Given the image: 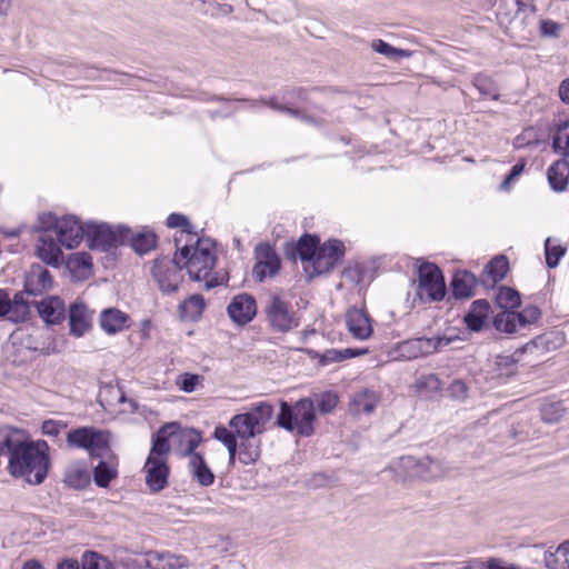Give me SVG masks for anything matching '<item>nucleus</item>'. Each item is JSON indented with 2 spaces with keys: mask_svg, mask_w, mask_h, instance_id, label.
Wrapping results in <instances>:
<instances>
[{
  "mask_svg": "<svg viewBox=\"0 0 569 569\" xmlns=\"http://www.w3.org/2000/svg\"><path fill=\"white\" fill-rule=\"evenodd\" d=\"M379 402V396L369 389H363L355 393L351 402L350 410L356 413H371Z\"/></svg>",
  "mask_w": 569,
  "mask_h": 569,
  "instance_id": "nucleus-30",
  "label": "nucleus"
},
{
  "mask_svg": "<svg viewBox=\"0 0 569 569\" xmlns=\"http://www.w3.org/2000/svg\"><path fill=\"white\" fill-rule=\"evenodd\" d=\"M559 97L562 102L569 104V78L561 81L559 86Z\"/></svg>",
  "mask_w": 569,
  "mask_h": 569,
  "instance_id": "nucleus-63",
  "label": "nucleus"
},
{
  "mask_svg": "<svg viewBox=\"0 0 569 569\" xmlns=\"http://www.w3.org/2000/svg\"><path fill=\"white\" fill-rule=\"evenodd\" d=\"M493 323L497 330L512 333L519 328L526 327L529 320L520 312L503 310L495 317Z\"/></svg>",
  "mask_w": 569,
  "mask_h": 569,
  "instance_id": "nucleus-24",
  "label": "nucleus"
},
{
  "mask_svg": "<svg viewBox=\"0 0 569 569\" xmlns=\"http://www.w3.org/2000/svg\"><path fill=\"white\" fill-rule=\"evenodd\" d=\"M167 226L169 228H178V227H181L183 228L181 231H180V238H176V244L178 246L179 242L181 241V238L183 236H189L191 233V231L189 230L190 228V222L188 220V218L183 214H179V213H171L168 218H167Z\"/></svg>",
  "mask_w": 569,
  "mask_h": 569,
  "instance_id": "nucleus-51",
  "label": "nucleus"
},
{
  "mask_svg": "<svg viewBox=\"0 0 569 569\" xmlns=\"http://www.w3.org/2000/svg\"><path fill=\"white\" fill-rule=\"evenodd\" d=\"M509 269V262L506 257L493 258L486 267V272L492 282H498L505 278Z\"/></svg>",
  "mask_w": 569,
  "mask_h": 569,
  "instance_id": "nucleus-45",
  "label": "nucleus"
},
{
  "mask_svg": "<svg viewBox=\"0 0 569 569\" xmlns=\"http://www.w3.org/2000/svg\"><path fill=\"white\" fill-rule=\"evenodd\" d=\"M186 246L189 248V253L188 257L182 260L181 268L184 267L187 269L192 280H203L207 289L218 286V279L211 277V271L217 261L213 241L211 239L199 238L194 247Z\"/></svg>",
  "mask_w": 569,
  "mask_h": 569,
  "instance_id": "nucleus-3",
  "label": "nucleus"
},
{
  "mask_svg": "<svg viewBox=\"0 0 569 569\" xmlns=\"http://www.w3.org/2000/svg\"><path fill=\"white\" fill-rule=\"evenodd\" d=\"M543 561L548 569H567L569 567V541L561 542L555 551H546Z\"/></svg>",
  "mask_w": 569,
  "mask_h": 569,
  "instance_id": "nucleus-34",
  "label": "nucleus"
},
{
  "mask_svg": "<svg viewBox=\"0 0 569 569\" xmlns=\"http://www.w3.org/2000/svg\"><path fill=\"white\" fill-rule=\"evenodd\" d=\"M146 483L152 492H159L168 483L169 468L164 460L148 458L144 467Z\"/></svg>",
  "mask_w": 569,
  "mask_h": 569,
  "instance_id": "nucleus-16",
  "label": "nucleus"
},
{
  "mask_svg": "<svg viewBox=\"0 0 569 569\" xmlns=\"http://www.w3.org/2000/svg\"><path fill=\"white\" fill-rule=\"evenodd\" d=\"M415 386L421 395L431 396L441 389L442 382L437 375L429 373L418 378Z\"/></svg>",
  "mask_w": 569,
  "mask_h": 569,
  "instance_id": "nucleus-42",
  "label": "nucleus"
},
{
  "mask_svg": "<svg viewBox=\"0 0 569 569\" xmlns=\"http://www.w3.org/2000/svg\"><path fill=\"white\" fill-rule=\"evenodd\" d=\"M30 312V302L24 299V292L16 293L10 301L9 319L13 322L24 321Z\"/></svg>",
  "mask_w": 569,
  "mask_h": 569,
  "instance_id": "nucleus-39",
  "label": "nucleus"
},
{
  "mask_svg": "<svg viewBox=\"0 0 569 569\" xmlns=\"http://www.w3.org/2000/svg\"><path fill=\"white\" fill-rule=\"evenodd\" d=\"M10 296L6 290L0 289V317L8 315L10 311Z\"/></svg>",
  "mask_w": 569,
  "mask_h": 569,
  "instance_id": "nucleus-61",
  "label": "nucleus"
},
{
  "mask_svg": "<svg viewBox=\"0 0 569 569\" xmlns=\"http://www.w3.org/2000/svg\"><path fill=\"white\" fill-rule=\"evenodd\" d=\"M257 262L253 267V274L262 281L266 277H272L280 270V259L273 248L261 243L256 248Z\"/></svg>",
  "mask_w": 569,
  "mask_h": 569,
  "instance_id": "nucleus-11",
  "label": "nucleus"
},
{
  "mask_svg": "<svg viewBox=\"0 0 569 569\" xmlns=\"http://www.w3.org/2000/svg\"><path fill=\"white\" fill-rule=\"evenodd\" d=\"M525 166H526V163H525V162H518V163H516V164L511 168L510 173H509V174L507 176V178L505 179V181H503V183H502V187H506L508 183H510V181H512L515 178H517L518 176H520V174L523 172Z\"/></svg>",
  "mask_w": 569,
  "mask_h": 569,
  "instance_id": "nucleus-62",
  "label": "nucleus"
},
{
  "mask_svg": "<svg viewBox=\"0 0 569 569\" xmlns=\"http://www.w3.org/2000/svg\"><path fill=\"white\" fill-rule=\"evenodd\" d=\"M83 569H113L112 563L96 552H86L82 558Z\"/></svg>",
  "mask_w": 569,
  "mask_h": 569,
  "instance_id": "nucleus-48",
  "label": "nucleus"
},
{
  "mask_svg": "<svg viewBox=\"0 0 569 569\" xmlns=\"http://www.w3.org/2000/svg\"><path fill=\"white\" fill-rule=\"evenodd\" d=\"M146 565L150 569H181L187 566V560L169 552L149 551Z\"/></svg>",
  "mask_w": 569,
  "mask_h": 569,
  "instance_id": "nucleus-23",
  "label": "nucleus"
},
{
  "mask_svg": "<svg viewBox=\"0 0 569 569\" xmlns=\"http://www.w3.org/2000/svg\"><path fill=\"white\" fill-rule=\"evenodd\" d=\"M177 429H179V425L174 422L161 427L152 439V448L148 458H153V460H164L163 456L170 450L169 440H174L173 436H176Z\"/></svg>",
  "mask_w": 569,
  "mask_h": 569,
  "instance_id": "nucleus-20",
  "label": "nucleus"
},
{
  "mask_svg": "<svg viewBox=\"0 0 569 569\" xmlns=\"http://www.w3.org/2000/svg\"><path fill=\"white\" fill-rule=\"evenodd\" d=\"M201 380L202 377L199 375L184 372L177 377L176 385L181 391L191 393L196 390Z\"/></svg>",
  "mask_w": 569,
  "mask_h": 569,
  "instance_id": "nucleus-50",
  "label": "nucleus"
},
{
  "mask_svg": "<svg viewBox=\"0 0 569 569\" xmlns=\"http://www.w3.org/2000/svg\"><path fill=\"white\" fill-rule=\"evenodd\" d=\"M86 238L91 249L107 251L110 247L123 242L128 234H124V228L118 232L113 231L107 223H86Z\"/></svg>",
  "mask_w": 569,
  "mask_h": 569,
  "instance_id": "nucleus-9",
  "label": "nucleus"
},
{
  "mask_svg": "<svg viewBox=\"0 0 569 569\" xmlns=\"http://www.w3.org/2000/svg\"><path fill=\"white\" fill-rule=\"evenodd\" d=\"M117 469L104 461H100L93 470V479L98 487L106 488L117 477Z\"/></svg>",
  "mask_w": 569,
  "mask_h": 569,
  "instance_id": "nucleus-44",
  "label": "nucleus"
},
{
  "mask_svg": "<svg viewBox=\"0 0 569 569\" xmlns=\"http://www.w3.org/2000/svg\"><path fill=\"white\" fill-rule=\"evenodd\" d=\"M50 469L49 446L43 440L30 441L8 461V471L30 485L44 481Z\"/></svg>",
  "mask_w": 569,
  "mask_h": 569,
  "instance_id": "nucleus-2",
  "label": "nucleus"
},
{
  "mask_svg": "<svg viewBox=\"0 0 569 569\" xmlns=\"http://www.w3.org/2000/svg\"><path fill=\"white\" fill-rule=\"evenodd\" d=\"M490 305L486 300H476L471 303L470 310L465 316L467 327L472 331L482 329L483 323L489 315Z\"/></svg>",
  "mask_w": 569,
  "mask_h": 569,
  "instance_id": "nucleus-25",
  "label": "nucleus"
},
{
  "mask_svg": "<svg viewBox=\"0 0 569 569\" xmlns=\"http://www.w3.org/2000/svg\"><path fill=\"white\" fill-rule=\"evenodd\" d=\"M319 239L315 236L306 234L300 238L297 243V252L302 261L310 262L313 266V260L319 250Z\"/></svg>",
  "mask_w": 569,
  "mask_h": 569,
  "instance_id": "nucleus-37",
  "label": "nucleus"
},
{
  "mask_svg": "<svg viewBox=\"0 0 569 569\" xmlns=\"http://www.w3.org/2000/svg\"><path fill=\"white\" fill-rule=\"evenodd\" d=\"M540 31L545 36H558L559 24L551 20H542L540 23Z\"/></svg>",
  "mask_w": 569,
  "mask_h": 569,
  "instance_id": "nucleus-57",
  "label": "nucleus"
},
{
  "mask_svg": "<svg viewBox=\"0 0 569 569\" xmlns=\"http://www.w3.org/2000/svg\"><path fill=\"white\" fill-rule=\"evenodd\" d=\"M37 256L47 264L59 267L62 260V252L53 237L43 233L39 237Z\"/></svg>",
  "mask_w": 569,
  "mask_h": 569,
  "instance_id": "nucleus-21",
  "label": "nucleus"
},
{
  "mask_svg": "<svg viewBox=\"0 0 569 569\" xmlns=\"http://www.w3.org/2000/svg\"><path fill=\"white\" fill-rule=\"evenodd\" d=\"M189 470L199 485L203 487L211 486L214 481V475L208 467L204 458L200 453L191 455L188 463Z\"/></svg>",
  "mask_w": 569,
  "mask_h": 569,
  "instance_id": "nucleus-26",
  "label": "nucleus"
},
{
  "mask_svg": "<svg viewBox=\"0 0 569 569\" xmlns=\"http://www.w3.org/2000/svg\"><path fill=\"white\" fill-rule=\"evenodd\" d=\"M63 428L61 422L54 420H47L42 423L41 430L47 436H58Z\"/></svg>",
  "mask_w": 569,
  "mask_h": 569,
  "instance_id": "nucleus-56",
  "label": "nucleus"
},
{
  "mask_svg": "<svg viewBox=\"0 0 569 569\" xmlns=\"http://www.w3.org/2000/svg\"><path fill=\"white\" fill-rule=\"evenodd\" d=\"M266 316L273 330L288 332L299 326V318L290 303L278 295H271L266 303Z\"/></svg>",
  "mask_w": 569,
  "mask_h": 569,
  "instance_id": "nucleus-7",
  "label": "nucleus"
},
{
  "mask_svg": "<svg viewBox=\"0 0 569 569\" xmlns=\"http://www.w3.org/2000/svg\"><path fill=\"white\" fill-rule=\"evenodd\" d=\"M68 267L73 271L88 273L92 267V258L87 252H77L70 256Z\"/></svg>",
  "mask_w": 569,
  "mask_h": 569,
  "instance_id": "nucleus-47",
  "label": "nucleus"
},
{
  "mask_svg": "<svg viewBox=\"0 0 569 569\" xmlns=\"http://www.w3.org/2000/svg\"><path fill=\"white\" fill-rule=\"evenodd\" d=\"M450 391H451L453 397L459 398V399H463V398L467 397L468 388H467V385L463 381L456 380V381H453L451 383Z\"/></svg>",
  "mask_w": 569,
  "mask_h": 569,
  "instance_id": "nucleus-58",
  "label": "nucleus"
},
{
  "mask_svg": "<svg viewBox=\"0 0 569 569\" xmlns=\"http://www.w3.org/2000/svg\"><path fill=\"white\" fill-rule=\"evenodd\" d=\"M539 142L537 131L533 128L525 129L513 140V146L518 149L530 147Z\"/></svg>",
  "mask_w": 569,
  "mask_h": 569,
  "instance_id": "nucleus-54",
  "label": "nucleus"
},
{
  "mask_svg": "<svg viewBox=\"0 0 569 569\" xmlns=\"http://www.w3.org/2000/svg\"><path fill=\"white\" fill-rule=\"evenodd\" d=\"M552 149L560 156H569V119L560 120L555 124Z\"/></svg>",
  "mask_w": 569,
  "mask_h": 569,
  "instance_id": "nucleus-33",
  "label": "nucleus"
},
{
  "mask_svg": "<svg viewBox=\"0 0 569 569\" xmlns=\"http://www.w3.org/2000/svg\"><path fill=\"white\" fill-rule=\"evenodd\" d=\"M52 277L41 264H32L26 274L24 292L30 296L41 295L52 288Z\"/></svg>",
  "mask_w": 569,
  "mask_h": 569,
  "instance_id": "nucleus-14",
  "label": "nucleus"
},
{
  "mask_svg": "<svg viewBox=\"0 0 569 569\" xmlns=\"http://www.w3.org/2000/svg\"><path fill=\"white\" fill-rule=\"evenodd\" d=\"M204 307V299L199 295H193L179 306V313L183 320H196L200 317Z\"/></svg>",
  "mask_w": 569,
  "mask_h": 569,
  "instance_id": "nucleus-36",
  "label": "nucleus"
},
{
  "mask_svg": "<svg viewBox=\"0 0 569 569\" xmlns=\"http://www.w3.org/2000/svg\"><path fill=\"white\" fill-rule=\"evenodd\" d=\"M562 416L563 409L560 403H547L541 408V418L546 422H557Z\"/></svg>",
  "mask_w": 569,
  "mask_h": 569,
  "instance_id": "nucleus-53",
  "label": "nucleus"
},
{
  "mask_svg": "<svg viewBox=\"0 0 569 569\" xmlns=\"http://www.w3.org/2000/svg\"><path fill=\"white\" fill-rule=\"evenodd\" d=\"M345 246L339 240H329L319 247L317 257L313 260L315 274L328 272L343 256Z\"/></svg>",
  "mask_w": 569,
  "mask_h": 569,
  "instance_id": "nucleus-12",
  "label": "nucleus"
},
{
  "mask_svg": "<svg viewBox=\"0 0 569 569\" xmlns=\"http://www.w3.org/2000/svg\"><path fill=\"white\" fill-rule=\"evenodd\" d=\"M129 316L117 308H108L100 313V327L108 335H114L128 328Z\"/></svg>",
  "mask_w": 569,
  "mask_h": 569,
  "instance_id": "nucleus-22",
  "label": "nucleus"
},
{
  "mask_svg": "<svg viewBox=\"0 0 569 569\" xmlns=\"http://www.w3.org/2000/svg\"><path fill=\"white\" fill-rule=\"evenodd\" d=\"M472 83L480 92V94H482L483 97H489L493 100H498L499 90L495 81L490 77L482 73H478L477 76H475Z\"/></svg>",
  "mask_w": 569,
  "mask_h": 569,
  "instance_id": "nucleus-41",
  "label": "nucleus"
},
{
  "mask_svg": "<svg viewBox=\"0 0 569 569\" xmlns=\"http://www.w3.org/2000/svg\"><path fill=\"white\" fill-rule=\"evenodd\" d=\"M321 413H330L338 405L339 398L336 392L327 391L316 396L315 400Z\"/></svg>",
  "mask_w": 569,
  "mask_h": 569,
  "instance_id": "nucleus-49",
  "label": "nucleus"
},
{
  "mask_svg": "<svg viewBox=\"0 0 569 569\" xmlns=\"http://www.w3.org/2000/svg\"><path fill=\"white\" fill-rule=\"evenodd\" d=\"M67 442L70 447L82 448L94 455L97 450L108 447L107 433L90 427L72 429L67 435Z\"/></svg>",
  "mask_w": 569,
  "mask_h": 569,
  "instance_id": "nucleus-10",
  "label": "nucleus"
},
{
  "mask_svg": "<svg viewBox=\"0 0 569 569\" xmlns=\"http://www.w3.org/2000/svg\"><path fill=\"white\" fill-rule=\"evenodd\" d=\"M477 284L476 277L469 271H458L452 278V292L457 298H469Z\"/></svg>",
  "mask_w": 569,
  "mask_h": 569,
  "instance_id": "nucleus-31",
  "label": "nucleus"
},
{
  "mask_svg": "<svg viewBox=\"0 0 569 569\" xmlns=\"http://www.w3.org/2000/svg\"><path fill=\"white\" fill-rule=\"evenodd\" d=\"M24 431L4 426L0 428V457H8V461L27 443Z\"/></svg>",
  "mask_w": 569,
  "mask_h": 569,
  "instance_id": "nucleus-15",
  "label": "nucleus"
},
{
  "mask_svg": "<svg viewBox=\"0 0 569 569\" xmlns=\"http://www.w3.org/2000/svg\"><path fill=\"white\" fill-rule=\"evenodd\" d=\"M58 569H83V566L78 562V560L74 559H67L59 563Z\"/></svg>",
  "mask_w": 569,
  "mask_h": 569,
  "instance_id": "nucleus-64",
  "label": "nucleus"
},
{
  "mask_svg": "<svg viewBox=\"0 0 569 569\" xmlns=\"http://www.w3.org/2000/svg\"><path fill=\"white\" fill-rule=\"evenodd\" d=\"M227 311L233 322L246 325L256 316V300L247 293L238 295L231 300Z\"/></svg>",
  "mask_w": 569,
  "mask_h": 569,
  "instance_id": "nucleus-13",
  "label": "nucleus"
},
{
  "mask_svg": "<svg viewBox=\"0 0 569 569\" xmlns=\"http://www.w3.org/2000/svg\"><path fill=\"white\" fill-rule=\"evenodd\" d=\"M40 318L48 325L60 323L64 319V302L59 297H49L34 302Z\"/></svg>",
  "mask_w": 569,
  "mask_h": 569,
  "instance_id": "nucleus-19",
  "label": "nucleus"
},
{
  "mask_svg": "<svg viewBox=\"0 0 569 569\" xmlns=\"http://www.w3.org/2000/svg\"><path fill=\"white\" fill-rule=\"evenodd\" d=\"M546 262L549 268H556L561 257L566 253L557 239L548 238L545 243Z\"/></svg>",
  "mask_w": 569,
  "mask_h": 569,
  "instance_id": "nucleus-43",
  "label": "nucleus"
},
{
  "mask_svg": "<svg viewBox=\"0 0 569 569\" xmlns=\"http://www.w3.org/2000/svg\"><path fill=\"white\" fill-rule=\"evenodd\" d=\"M372 49L387 58L391 60H400L402 58H409L411 57V52L403 49H398L389 43L385 42L383 40H376L372 42Z\"/></svg>",
  "mask_w": 569,
  "mask_h": 569,
  "instance_id": "nucleus-46",
  "label": "nucleus"
},
{
  "mask_svg": "<svg viewBox=\"0 0 569 569\" xmlns=\"http://www.w3.org/2000/svg\"><path fill=\"white\" fill-rule=\"evenodd\" d=\"M173 439L179 441V449L181 453L183 456H189V459L191 458V455L197 453L194 450L202 441L201 433L192 428L177 429Z\"/></svg>",
  "mask_w": 569,
  "mask_h": 569,
  "instance_id": "nucleus-27",
  "label": "nucleus"
},
{
  "mask_svg": "<svg viewBox=\"0 0 569 569\" xmlns=\"http://www.w3.org/2000/svg\"><path fill=\"white\" fill-rule=\"evenodd\" d=\"M397 352L400 357L407 360L421 357L416 338L399 342L397 346Z\"/></svg>",
  "mask_w": 569,
  "mask_h": 569,
  "instance_id": "nucleus-52",
  "label": "nucleus"
},
{
  "mask_svg": "<svg viewBox=\"0 0 569 569\" xmlns=\"http://www.w3.org/2000/svg\"><path fill=\"white\" fill-rule=\"evenodd\" d=\"M124 234H128V238H124V240H130L131 247L139 254H144L156 247L157 237L150 230L146 229L134 233L130 229L124 228Z\"/></svg>",
  "mask_w": 569,
  "mask_h": 569,
  "instance_id": "nucleus-29",
  "label": "nucleus"
},
{
  "mask_svg": "<svg viewBox=\"0 0 569 569\" xmlns=\"http://www.w3.org/2000/svg\"><path fill=\"white\" fill-rule=\"evenodd\" d=\"M316 420L315 401L303 398L290 406L280 401V412L277 416V426L288 431H297L300 436L309 437L313 433Z\"/></svg>",
  "mask_w": 569,
  "mask_h": 569,
  "instance_id": "nucleus-4",
  "label": "nucleus"
},
{
  "mask_svg": "<svg viewBox=\"0 0 569 569\" xmlns=\"http://www.w3.org/2000/svg\"><path fill=\"white\" fill-rule=\"evenodd\" d=\"M189 248L183 246L177 249V252L172 260L168 259H158L154 262L152 272L156 278L160 290L163 293L174 292L180 282L182 281L181 277V263L188 257Z\"/></svg>",
  "mask_w": 569,
  "mask_h": 569,
  "instance_id": "nucleus-5",
  "label": "nucleus"
},
{
  "mask_svg": "<svg viewBox=\"0 0 569 569\" xmlns=\"http://www.w3.org/2000/svg\"><path fill=\"white\" fill-rule=\"evenodd\" d=\"M446 295V284L440 269L430 262L418 268L417 296L423 301H440Z\"/></svg>",
  "mask_w": 569,
  "mask_h": 569,
  "instance_id": "nucleus-6",
  "label": "nucleus"
},
{
  "mask_svg": "<svg viewBox=\"0 0 569 569\" xmlns=\"http://www.w3.org/2000/svg\"><path fill=\"white\" fill-rule=\"evenodd\" d=\"M272 413L273 407L269 402L262 401L252 406L249 411L234 415L230 419L229 428L241 441L239 460L243 465L254 463L259 459L260 447L252 445L250 440L264 432Z\"/></svg>",
  "mask_w": 569,
  "mask_h": 569,
  "instance_id": "nucleus-1",
  "label": "nucleus"
},
{
  "mask_svg": "<svg viewBox=\"0 0 569 569\" xmlns=\"http://www.w3.org/2000/svg\"><path fill=\"white\" fill-rule=\"evenodd\" d=\"M92 322V311L83 302L76 301L69 309L70 332L76 337H82Z\"/></svg>",
  "mask_w": 569,
  "mask_h": 569,
  "instance_id": "nucleus-18",
  "label": "nucleus"
},
{
  "mask_svg": "<svg viewBox=\"0 0 569 569\" xmlns=\"http://www.w3.org/2000/svg\"><path fill=\"white\" fill-rule=\"evenodd\" d=\"M497 305L503 309L511 311L520 306L521 299L518 291L510 287H500L496 295Z\"/></svg>",
  "mask_w": 569,
  "mask_h": 569,
  "instance_id": "nucleus-40",
  "label": "nucleus"
},
{
  "mask_svg": "<svg viewBox=\"0 0 569 569\" xmlns=\"http://www.w3.org/2000/svg\"><path fill=\"white\" fill-rule=\"evenodd\" d=\"M213 7L216 11L211 13V17L229 16L234 11L233 7L229 3H220L216 1Z\"/></svg>",
  "mask_w": 569,
  "mask_h": 569,
  "instance_id": "nucleus-59",
  "label": "nucleus"
},
{
  "mask_svg": "<svg viewBox=\"0 0 569 569\" xmlns=\"http://www.w3.org/2000/svg\"><path fill=\"white\" fill-rule=\"evenodd\" d=\"M547 177L555 191H563L569 180V162L565 159L556 161L548 169Z\"/></svg>",
  "mask_w": 569,
  "mask_h": 569,
  "instance_id": "nucleus-28",
  "label": "nucleus"
},
{
  "mask_svg": "<svg viewBox=\"0 0 569 569\" xmlns=\"http://www.w3.org/2000/svg\"><path fill=\"white\" fill-rule=\"evenodd\" d=\"M346 323L349 332L356 339L366 340L372 333L369 316L362 309H349L346 313Z\"/></svg>",
  "mask_w": 569,
  "mask_h": 569,
  "instance_id": "nucleus-17",
  "label": "nucleus"
},
{
  "mask_svg": "<svg viewBox=\"0 0 569 569\" xmlns=\"http://www.w3.org/2000/svg\"><path fill=\"white\" fill-rule=\"evenodd\" d=\"M368 350L366 348H346V349H328L323 353L319 355V363L327 366L335 362H340L346 359L366 355Z\"/></svg>",
  "mask_w": 569,
  "mask_h": 569,
  "instance_id": "nucleus-35",
  "label": "nucleus"
},
{
  "mask_svg": "<svg viewBox=\"0 0 569 569\" xmlns=\"http://www.w3.org/2000/svg\"><path fill=\"white\" fill-rule=\"evenodd\" d=\"M51 220L48 228L54 227L59 242L67 249L76 248L86 237V224L83 226L76 216H64L60 219L49 214Z\"/></svg>",
  "mask_w": 569,
  "mask_h": 569,
  "instance_id": "nucleus-8",
  "label": "nucleus"
},
{
  "mask_svg": "<svg viewBox=\"0 0 569 569\" xmlns=\"http://www.w3.org/2000/svg\"><path fill=\"white\" fill-rule=\"evenodd\" d=\"M458 337H449V336H438V337H419L416 338L419 352H421V357H427L433 355L436 352L441 351L445 347L449 346Z\"/></svg>",
  "mask_w": 569,
  "mask_h": 569,
  "instance_id": "nucleus-32",
  "label": "nucleus"
},
{
  "mask_svg": "<svg viewBox=\"0 0 569 569\" xmlns=\"http://www.w3.org/2000/svg\"><path fill=\"white\" fill-rule=\"evenodd\" d=\"M64 482L70 488H83L89 482V473L80 463H72L66 469Z\"/></svg>",
  "mask_w": 569,
  "mask_h": 569,
  "instance_id": "nucleus-38",
  "label": "nucleus"
},
{
  "mask_svg": "<svg viewBox=\"0 0 569 569\" xmlns=\"http://www.w3.org/2000/svg\"><path fill=\"white\" fill-rule=\"evenodd\" d=\"M213 437L214 439L220 441L224 447L237 441V436L234 431L231 428L229 429L228 427L221 425L214 428Z\"/></svg>",
  "mask_w": 569,
  "mask_h": 569,
  "instance_id": "nucleus-55",
  "label": "nucleus"
},
{
  "mask_svg": "<svg viewBox=\"0 0 569 569\" xmlns=\"http://www.w3.org/2000/svg\"><path fill=\"white\" fill-rule=\"evenodd\" d=\"M488 569H520L513 563H507L499 558H491L488 561Z\"/></svg>",
  "mask_w": 569,
  "mask_h": 569,
  "instance_id": "nucleus-60",
  "label": "nucleus"
}]
</instances>
